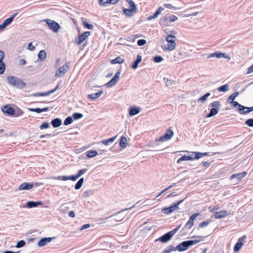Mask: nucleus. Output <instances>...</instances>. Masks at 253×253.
Listing matches in <instances>:
<instances>
[{"instance_id":"37","label":"nucleus","mask_w":253,"mask_h":253,"mask_svg":"<svg viewBox=\"0 0 253 253\" xmlns=\"http://www.w3.org/2000/svg\"><path fill=\"white\" fill-rule=\"evenodd\" d=\"M210 106L213 107V108H216L217 110H219L220 106V103L218 101H214L210 104Z\"/></svg>"},{"instance_id":"47","label":"nucleus","mask_w":253,"mask_h":253,"mask_svg":"<svg viewBox=\"0 0 253 253\" xmlns=\"http://www.w3.org/2000/svg\"><path fill=\"white\" fill-rule=\"evenodd\" d=\"M194 225V221L189 219L185 225V228L190 229Z\"/></svg>"},{"instance_id":"51","label":"nucleus","mask_w":253,"mask_h":253,"mask_svg":"<svg viewBox=\"0 0 253 253\" xmlns=\"http://www.w3.org/2000/svg\"><path fill=\"white\" fill-rule=\"evenodd\" d=\"M134 12L130 9H124V13L129 17L131 16L132 15V12Z\"/></svg>"},{"instance_id":"44","label":"nucleus","mask_w":253,"mask_h":253,"mask_svg":"<svg viewBox=\"0 0 253 253\" xmlns=\"http://www.w3.org/2000/svg\"><path fill=\"white\" fill-rule=\"evenodd\" d=\"M229 89V85L227 84L220 86L218 88V90L221 92H226Z\"/></svg>"},{"instance_id":"7","label":"nucleus","mask_w":253,"mask_h":253,"mask_svg":"<svg viewBox=\"0 0 253 253\" xmlns=\"http://www.w3.org/2000/svg\"><path fill=\"white\" fill-rule=\"evenodd\" d=\"M70 64L69 62H66L63 66L59 67L56 72L55 77H61L66 73L69 70Z\"/></svg>"},{"instance_id":"31","label":"nucleus","mask_w":253,"mask_h":253,"mask_svg":"<svg viewBox=\"0 0 253 253\" xmlns=\"http://www.w3.org/2000/svg\"><path fill=\"white\" fill-rule=\"evenodd\" d=\"M239 94V92L237 91V92H235L234 93H233V94H232L230 96H229L227 98V102L228 103H231L233 101H234V99H235V98L238 96Z\"/></svg>"},{"instance_id":"60","label":"nucleus","mask_w":253,"mask_h":253,"mask_svg":"<svg viewBox=\"0 0 253 253\" xmlns=\"http://www.w3.org/2000/svg\"><path fill=\"white\" fill-rule=\"evenodd\" d=\"M180 227H181V225H179L177 226L176 228H175L174 229H173L172 230H171L169 232H170L171 235L172 236H173L177 232V231L180 229Z\"/></svg>"},{"instance_id":"32","label":"nucleus","mask_w":253,"mask_h":253,"mask_svg":"<svg viewBox=\"0 0 253 253\" xmlns=\"http://www.w3.org/2000/svg\"><path fill=\"white\" fill-rule=\"evenodd\" d=\"M127 139L125 136H122L120 140V146L121 148H126L127 144Z\"/></svg>"},{"instance_id":"58","label":"nucleus","mask_w":253,"mask_h":253,"mask_svg":"<svg viewBox=\"0 0 253 253\" xmlns=\"http://www.w3.org/2000/svg\"><path fill=\"white\" fill-rule=\"evenodd\" d=\"M146 43V41L144 39H140L137 41V43L138 46H143Z\"/></svg>"},{"instance_id":"4","label":"nucleus","mask_w":253,"mask_h":253,"mask_svg":"<svg viewBox=\"0 0 253 253\" xmlns=\"http://www.w3.org/2000/svg\"><path fill=\"white\" fill-rule=\"evenodd\" d=\"M135 205H134L132 207H131L129 208L125 209L123 210L117 212L116 213L112 214L109 216L106 217V219H108L109 218H111L112 217H114L113 219L115 221H116V222L121 221L124 219V218L125 217V215L123 214L122 212L125 211H127L128 210H129V209H131L134 208L135 207Z\"/></svg>"},{"instance_id":"56","label":"nucleus","mask_w":253,"mask_h":253,"mask_svg":"<svg viewBox=\"0 0 253 253\" xmlns=\"http://www.w3.org/2000/svg\"><path fill=\"white\" fill-rule=\"evenodd\" d=\"M49 127V123L48 122H44L42 125L40 126L41 129L47 128Z\"/></svg>"},{"instance_id":"50","label":"nucleus","mask_w":253,"mask_h":253,"mask_svg":"<svg viewBox=\"0 0 253 253\" xmlns=\"http://www.w3.org/2000/svg\"><path fill=\"white\" fill-rule=\"evenodd\" d=\"M164 6L166 8L173 9V10H177L178 9L180 8V7L173 6L171 4H165Z\"/></svg>"},{"instance_id":"22","label":"nucleus","mask_w":253,"mask_h":253,"mask_svg":"<svg viewBox=\"0 0 253 253\" xmlns=\"http://www.w3.org/2000/svg\"><path fill=\"white\" fill-rule=\"evenodd\" d=\"M140 108L138 107H130L129 110V115L130 116H134L140 112Z\"/></svg>"},{"instance_id":"30","label":"nucleus","mask_w":253,"mask_h":253,"mask_svg":"<svg viewBox=\"0 0 253 253\" xmlns=\"http://www.w3.org/2000/svg\"><path fill=\"white\" fill-rule=\"evenodd\" d=\"M38 59L41 61H43L46 59V52L44 50H41L38 55Z\"/></svg>"},{"instance_id":"6","label":"nucleus","mask_w":253,"mask_h":253,"mask_svg":"<svg viewBox=\"0 0 253 253\" xmlns=\"http://www.w3.org/2000/svg\"><path fill=\"white\" fill-rule=\"evenodd\" d=\"M183 202V200H180L176 203H173L172 205L168 208H163L162 211L166 214H170L173 211L178 209V206Z\"/></svg>"},{"instance_id":"28","label":"nucleus","mask_w":253,"mask_h":253,"mask_svg":"<svg viewBox=\"0 0 253 253\" xmlns=\"http://www.w3.org/2000/svg\"><path fill=\"white\" fill-rule=\"evenodd\" d=\"M142 57L140 55L138 54L137 55L136 60L134 61L133 63L131 65V67L132 69H136L138 67V65L139 63L141 62Z\"/></svg>"},{"instance_id":"16","label":"nucleus","mask_w":253,"mask_h":253,"mask_svg":"<svg viewBox=\"0 0 253 253\" xmlns=\"http://www.w3.org/2000/svg\"><path fill=\"white\" fill-rule=\"evenodd\" d=\"M34 186L33 183L24 182L19 186V190H28L32 188Z\"/></svg>"},{"instance_id":"57","label":"nucleus","mask_w":253,"mask_h":253,"mask_svg":"<svg viewBox=\"0 0 253 253\" xmlns=\"http://www.w3.org/2000/svg\"><path fill=\"white\" fill-rule=\"evenodd\" d=\"M83 24L84 27H86L88 29L91 30L93 28V26L91 24H88L87 22L84 21L83 22Z\"/></svg>"},{"instance_id":"5","label":"nucleus","mask_w":253,"mask_h":253,"mask_svg":"<svg viewBox=\"0 0 253 253\" xmlns=\"http://www.w3.org/2000/svg\"><path fill=\"white\" fill-rule=\"evenodd\" d=\"M43 21L48 25L50 30L55 33L58 32L61 27L57 22L49 19H46Z\"/></svg>"},{"instance_id":"33","label":"nucleus","mask_w":253,"mask_h":253,"mask_svg":"<svg viewBox=\"0 0 253 253\" xmlns=\"http://www.w3.org/2000/svg\"><path fill=\"white\" fill-rule=\"evenodd\" d=\"M218 110L216 108H212L211 109L210 113L207 115V118H211L218 113Z\"/></svg>"},{"instance_id":"11","label":"nucleus","mask_w":253,"mask_h":253,"mask_svg":"<svg viewBox=\"0 0 253 253\" xmlns=\"http://www.w3.org/2000/svg\"><path fill=\"white\" fill-rule=\"evenodd\" d=\"M90 35V32L88 31L84 32L82 35L78 36L76 39V42L78 45L81 44L84 41H85Z\"/></svg>"},{"instance_id":"14","label":"nucleus","mask_w":253,"mask_h":253,"mask_svg":"<svg viewBox=\"0 0 253 253\" xmlns=\"http://www.w3.org/2000/svg\"><path fill=\"white\" fill-rule=\"evenodd\" d=\"M54 237H43L42 238L38 243V245L39 247H43L45 246L48 243L50 242Z\"/></svg>"},{"instance_id":"1","label":"nucleus","mask_w":253,"mask_h":253,"mask_svg":"<svg viewBox=\"0 0 253 253\" xmlns=\"http://www.w3.org/2000/svg\"><path fill=\"white\" fill-rule=\"evenodd\" d=\"M197 238H199V239L183 241L177 245L176 247H175V248L176 249V250H178L179 252L184 251L186 250L189 247L193 245H196L197 243L200 242L201 241H203L204 240L205 237L198 236L197 237Z\"/></svg>"},{"instance_id":"43","label":"nucleus","mask_w":253,"mask_h":253,"mask_svg":"<svg viewBox=\"0 0 253 253\" xmlns=\"http://www.w3.org/2000/svg\"><path fill=\"white\" fill-rule=\"evenodd\" d=\"M210 95H211V93L210 92H207L205 95H204L203 96L201 97L200 98H199L198 101L203 102L207 100V98L208 97H209Z\"/></svg>"},{"instance_id":"46","label":"nucleus","mask_w":253,"mask_h":253,"mask_svg":"<svg viewBox=\"0 0 253 253\" xmlns=\"http://www.w3.org/2000/svg\"><path fill=\"white\" fill-rule=\"evenodd\" d=\"M72 117L74 120H78L83 118V115L80 113H74L72 115Z\"/></svg>"},{"instance_id":"64","label":"nucleus","mask_w":253,"mask_h":253,"mask_svg":"<svg viewBox=\"0 0 253 253\" xmlns=\"http://www.w3.org/2000/svg\"><path fill=\"white\" fill-rule=\"evenodd\" d=\"M82 184L80 182L78 181L77 183L75 184V189L76 190H78L80 189L82 186Z\"/></svg>"},{"instance_id":"35","label":"nucleus","mask_w":253,"mask_h":253,"mask_svg":"<svg viewBox=\"0 0 253 253\" xmlns=\"http://www.w3.org/2000/svg\"><path fill=\"white\" fill-rule=\"evenodd\" d=\"M164 81L166 83V85L168 87H170L173 84H176L175 81H173L171 80H169L167 78H164Z\"/></svg>"},{"instance_id":"17","label":"nucleus","mask_w":253,"mask_h":253,"mask_svg":"<svg viewBox=\"0 0 253 253\" xmlns=\"http://www.w3.org/2000/svg\"><path fill=\"white\" fill-rule=\"evenodd\" d=\"M173 236L171 235L170 232H168V233L165 234L164 235L159 237V241H161L162 243H167L169 241Z\"/></svg>"},{"instance_id":"15","label":"nucleus","mask_w":253,"mask_h":253,"mask_svg":"<svg viewBox=\"0 0 253 253\" xmlns=\"http://www.w3.org/2000/svg\"><path fill=\"white\" fill-rule=\"evenodd\" d=\"M247 174V172L246 171L233 174L230 176L229 179L230 180H232L234 178H237L238 181H240L241 180L242 178L244 177Z\"/></svg>"},{"instance_id":"38","label":"nucleus","mask_w":253,"mask_h":253,"mask_svg":"<svg viewBox=\"0 0 253 253\" xmlns=\"http://www.w3.org/2000/svg\"><path fill=\"white\" fill-rule=\"evenodd\" d=\"M53 179L59 180H69V176H58L52 177Z\"/></svg>"},{"instance_id":"2","label":"nucleus","mask_w":253,"mask_h":253,"mask_svg":"<svg viewBox=\"0 0 253 253\" xmlns=\"http://www.w3.org/2000/svg\"><path fill=\"white\" fill-rule=\"evenodd\" d=\"M166 41L167 42L166 44H164V50H168L172 51L174 50L176 46V43L175 41L177 40L175 36L167 35L165 38Z\"/></svg>"},{"instance_id":"39","label":"nucleus","mask_w":253,"mask_h":253,"mask_svg":"<svg viewBox=\"0 0 253 253\" xmlns=\"http://www.w3.org/2000/svg\"><path fill=\"white\" fill-rule=\"evenodd\" d=\"M246 108L245 106H243L241 104L240 106L238 107V112L242 115L246 114Z\"/></svg>"},{"instance_id":"9","label":"nucleus","mask_w":253,"mask_h":253,"mask_svg":"<svg viewBox=\"0 0 253 253\" xmlns=\"http://www.w3.org/2000/svg\"><path fill=\"white\" fill-rule=\"evenodd\" d=\"M17 13L12 14L9 18L6 19L2 24H0V31L4 29L14 20V18L17 15Z\"/></svg>"},{"instance_id":"12","label":"nucleus","mask_w":253,"mask_h":253,"mask_svg":"<svg viewBox=\"0 0 253 253\" xmlns=\"http://www.w3.org/2000/svg\"><path fill=\"white\" fill-rule=\"evenodd\" d=\"M1 111L4 113L7 114L9 116H13L15 113V110L13 108L9 106L8 105L3 106L1 108Z\"/></svg>"},{"instance_id":"19","label":"nucleus","mask_w":253,"mask_h":253,"mask_svg":"<svg viewBox=\"0 0 253 253\" xmlns=\"http://www.w3.org/2000/svg\"><path fill=\"white\" fill-rule=\"evenodd\" d=\"M244 238H246L245 236H244L239 239L238 242L235 244L234 247V251L235 252H238L243 245V243L242 242V241Z\"/></svg>"},{"instance_id":"52","label":"nucleus","mask_w":253,"mask_h":253,"mask_svg":"<svg viewBox=\"0 0 253 253\" xmlns=\"http://www.w3.org/2000/svg\"><path fill=\"white\" fill-rule=\"evenodd\" d=\"M25 242L24 240H20L17 243L16 247L17 248L23 247L25 245Z\"/></svg>"},{"instance_id":"62","label":"nucleus","mask_w":253,"mask_h":253,"mask_svg":"<svg viewBox=\"0 0 253 253\" xmlns=\"http://www.w3.org/2000/svg\"><path fill=\"white\" fill-rule=\"evenodd\" d=\"M69 180H72L74 181L77 180L79 178V177L77 174L76 175L69 176Z\"/></svg>"},{"instance_id":"26","label":"nucleus","mask_w":253,"mask_h":253,"mask_svg":"<svg viewBox=\"0 0 253 253\" xmlns=\"http://www.w3.org/2000/svg\"><path fill=\"white\" fill-rule=\"evenodd\" d=\"M103 93L102 90H100L97 93H91L90 94H88L87 97L88 98L91 100H95L99 98Z\"/></svg>"},{"instance_id":"48","label":"nucleus","mask_w":253,"mask_h":253,"mask_svg":"<svg viewBox=\"0 0 253 253\" xmlns=\"http://www.w3.org/2000/svg\"><path fill=\"white\" fill-rule=\"evenodd\" d=\"M93 191L89 190L88 191H84L83 194V196L84 197H87L93 194Z\"/></svg>"},{"instance_id":"45","label":"nucleus","mask_w":253,"mask_h":253,"mask_svg":"<svg viewBox=\"0 0 253 253\" xmlns=\"http://www.w3.org/2000/svg\"><path fill=\"white\" fill-rule=\"evenodd\" d=\"M73 120V118L69 116L67 117L64 121V125L67 126L72 123Z\"/></svg>"},{"instance_id":"21","label":"nucleus","mask_w":253,"mask_h":253,"mask_svg":"<svg viewBox=\"0 0 253 253\" xmlns=\"http://www.w3.org/2000/svg\"><path fill=\"white\" fill-rule=\"evenodd\" d=\"M177 19V17L175 15H169V16H165L163 17L161 22L162 23L163 21H169V22H173Z\"/></svg>"},{"instance_id":"59","label":"nucleus","mask_w":253,"mask_h":253,"mask_svg":"<svg viewBox=\"0 0 253 253\" xmlns=\"http://www.w3.org/2000/svg\"><path fill=\"white\" fill-rule=\"evenodd\" d=\"M210 223V221H204L202 222H201L199 225V227L201 228L205 227L209 225Z\"/></svg>"},{"instance_id":"53","label":"nucleus","mask_w":253,"mask_h":253,"mask_svg":"<svg viewBox=\"0 0 253 253\" xmlns=\"http://www.w3.org/2000/svg\"><path fill=\"white\" fill-rule=\"evenodd\" d=\"M158 15V9L156 10L155 12L153 14V15L149 16L147 18V20L149 21L157 17Z\"/></svg>"},{"instance_id":"10","label":"nucleus","mask_w":253,"mask_h":253,"mask_svg":"<svg viewBox=\"0 0 253 253\" xmlns=\"http://www.w3.org/2000/svg\"><path fill=\"white\" fill-rule=\"evenodd\" d=\"M120 74L121 71L119 70L115 74L112 79L106 84V85L108 87H110L114 85L118 82Z\"/></svg>"},{"instance_id":"49","label":"nucleus","mask_w":253,"mask_h":253,"mask_svg":"<svg viewBox=\"0 0 253 253\" xmlns=\"http://www.w3.org/2000/svg\"><path fill=\"white\" fill-rule=\"evenodd\" d=\"M31 96L37 97V96H48V95H47V92H36V93H35L33 94L32 95H31Z\"/></svg>"},{"instance_id":"8","label":"nucleus","mask_w":253,"mask_h":253,"mask_svg":"<svg viewBox=\"0 0 253 253\" xmlns=\"http://www.w3.org/2000/svg\"><path fill=\"white\" fill-rule=\"evenodd\" d=\"M174 133L172 130L170 129V128L168 129L165 134L159 137V141H167L171 139V138L173 136Z\"/></svg>"},{"instance_id":"54","label":"nucleus","mask_w":253,"mask_h":253,"mask_svg":"<svg viewBox=\"0 0 253 253\" xmlns=\"http://www.w3.org/2000/svg\"><path fill=\"white\" fill-rule=\"evenodd\" d=\"M87 169H80L78 171V172L77 173V176H78V177L79 178L80 177H81L83 174H84V173H85L87 171Z\"/></svg>"},{"instance_id":"18","label":"nucleus","mask_w":253,"mask_h":253,"mask_svg":"<svg viewBox=\"0 0 253 253\" xmlns=\"http://www.w3.org/2000/svg\"><path fill=\"white\" fill-rule=\"evenodd\" d=\"M213 57H216L217 58H220L221 57H223L225 58H228V59L230 58L229 57L226 56L225 53H222L220 52H215L211 53L208 56V58H213Z\"/></svg>"},{"instance_id":"36","label":"nucleus","mask_w":253,"mask_h":253,"mask_svg":"<svg viewBox=\"0 0 253 253\" xmlns=\"http://www.w3.org/2000/svg\"><path fill=\"white\" fill-rule=\"evenodd\" d=\"M97 152L96 150H89L86 152V156L88 158H93L97 155Z\"/></svg>"},{"instance_id":"20","label":"nucleus","mask_w":253,"mask_h":253,"mask_svg":"<svg viewBox=\"0 0 253 253\" xmlns=\"http://www.w3.org/2000/svg\"><path fill=\"white\" fill-rule=\"evenodd\" d=\"M119 0H98V1L100 5L106 6V4H116Z\"/></svg>"},{"instance_id":"40","label":"nucleus","mask_w":253,"mask_h":253,"mask_svg":"<svg viewBox=\"0 0 253 253\" xmlns=\"http://www.w3.org/2000/svg\"><path fill=\"white\" fill-rule=\"evenodd\" d=\"M124 61V60L121 57H117L115 59H113L111 63L113 64L117 63H122Z\"/></svg>"},{"instance_id":"63","label":"nucleus","mask_w":253,"mask_h":253,"mask_svg":"<svg viewBox=\"0 0 253 253\" xmlns=\"http://www.w3.org/2000/svg\"><path fill=\"white\" fill-rule=\"evenodd\" d=\"M253 72V64L248 68L247 72L246 74L248 75Z\"/></svg>"},{"instance_id":"34","label":"nucleus","mask_w":253,"mask_h":253,"mask_svg":"<svg viewBox=\"0 0 253 253\" xmlns=\"http://www.w3.org/2000/svg\"><path fill=\"white\" fill-rule=\"evenodd\" d=\"M194 160V158L191 156H183L180 159H179L177 161V163H180L182 161H190V160Z\"/></svg>"},{"instance_id":"29","label":"nucleus","mask_w":253,"mask_h":253,"mask_svg":"<svg viewBox=\"0 0 253 253\" xmlns=\"http://www.w3.org/2000/svg\"><path fill=\"white\" fill-rule=\"evenodd\" d=\"M117 137V136L116 135V136H113V137H112L111 138H110L109 139L103 140L101 141V143H103V144L105 145H108L110 143H113L115 140V139H116Z\"/></svg>"},{"instance_id":"23","label":"nucleus","mask_w":253,"mask_h":253,"mask_svg":"<svg viewBox=\"0 0 253 253\" xmlns=\"http://www.w3.org/2000/svg\"><path fill=\"white\" fill-rule=\"evenodd\" d=\"M51 124L54 128L58 127L62 124V120L58 118L54 119L51 121Z\"/></svg>"},{"instance_id":"27","label":"nucleus","mask_w":253,"mask_h":253,"mask_svg":"<svg viewBox=\"0 0 253 253\" xmlns=\"http://www.w3.org/2000/svg\"><path fill=\"white\" fill-rule=\"evenodd\" d=\"M28 110L31 112H35L38 113H40L43 112H47L49 110L48 107H45L42 109L39 108H28Z\"/></svg>"},{"instance_id":"42","label":"nucleus","mask_w":253,"mask_h":253,"mask_svg":"<svg viewBox=\"0 0 253 253\" xmlns=\"http://www.w3.org/2000/svg\"><path fill=\"white\" fill-rule=\"evenodd\" d=\"M176 249L172 245H170L168 248L165 250L162 253H170L173 251H176Z\"/></svg>"},{"instance_id":"55","label":"nucleus","mask_w":253,"mask_h":253,"mask_svg":"<svg viewBox=\"0 0 253 253\" xmlns=\"http://www.w3.org/2000/svg\"><path fill=\"white\" fill-rule=\"evenodd\" d=\"M245 124L250 127H253V119H249L245 122Z\"/></svg>"},{"instance_id":"13","label":"nucleus","mask_w":253,"mask_h":253,"mask_svg":"<svg viewBox=\"0 0 253 253\" xmlns=\"http://www.w3.org/2000/svg\"><path fill=\"white\" fill-rule=\"evenodd\" d=\"M4 57V52L2 50H0V74H3L5 69V63L2 61Z\"/></svg>"},{"instance_id":"41","label":"nucleus","mask_w":253,"mask_h":253,"mask_svg":"<svg viewBox=\"0 0 253 253\" xmlns=\"http://www.w3.org/2000/svg\"><path fill=\"white\" fill-rule=\"evenodd\" d=\"M127 1L129 3V9H130L134 12H135L136 11V7L135 3L131 0H127Z\"/></svg>"},{"instance_id":"61","label":"nucleus","mask_w":253,"mask_h":253,"mask_svg":"<svg viewBox=\"0 0 253 253\" xmlns=\"http://www.w3.org/2000/svg\"><path fill=\"white\" fill-rule=\"evenodd\" d=\"M193 154H194V158H193L194 159H199L200 158L202 157V156L200 155L201 154V152H193Z\"/></svg>"},{"instance_id":"24","label":"nucleus","mask_w":253,"mask_h":253,"mask_svg":"<svg viewBox=\"0 0 253 253\" xmlns=\"http://www.w3.org/2000/svg\"><path fill=\"white\" fill-rule=\"evenodd\" d=\"M228 215L227 211H221L218 212H216L214 214L215 218L216 219H220L225 217Z\"/></svg>"},{"instance_id":"25","label":"nucleus","mask_w":253,"mask_h":253,"mask_svg":"<svg viewBox=\"0 0 253 253\" xmlns=\"http://www.w3.org/2000/svg\"><path fill=\"white\" fill-rule=\"evenodd\" d=\"M27 206L28 208H32L34 207H37L39 205H42V203L41 201H29L27 203Z\"/></svg>"},{"instance_id":"3","label":"nucleus","mask_w":253,"mask_h":253,"mask_svg":"<svg viewBox=\"0 0 253 253\" xmlns=\"http://www.w3.org/2000/svg\"><path fill=\"white\" fill-rule=\"evenodd\" d=\"M7 81L9 84L18 88H23L26 85L25 83L21 79L14 76L8 77Z\"/></svg>"}]
</instances>
